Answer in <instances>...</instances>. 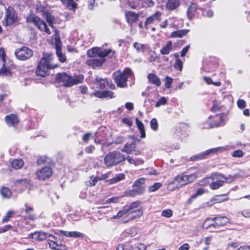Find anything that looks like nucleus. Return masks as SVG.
Instances as JSON below:
<instances>
[{"instance_id":"f257e3e1","label":"nucleus","mask_w":250,"mask_h":250,"mask_svg":"<svg viewBox=\"0 0 250 250\" xmlns=\"http://www.w3.org/2000/svg\"><path fill=\"white\" fill-rule=\"evenodd\" d=\"M115 52L112 49L102 50L99 47H94L87 51L89 59L86 61V64L92 67H100L105 61V57H112Z\"/></svg>"},{"instance_id":"f03ea898","label":"nucleus","mask_w":250,"mask_h":250,"mask_svg":"<svg viewBox=\"0 0 250 250\" xmlns=\"http://www.w3.org/2000/svg\"><path fill=\"white\" fill-rule=\"evenodd\" d=\"M113 79L117 85L121 88L127 87V81L128 79H133L134 76L132 70L129 68H125L124 71H117L112 75Z\"/></svg>"},{"instance_id":"7ed1b4c3","label":"nucleus","mask_w":250,"mask_h":250,"mask_svg":"<svg viewBox=\"0 0 250 250\" xmlns=\"http://www.w3.org/2000/svg\"><path fill=\"white\" fill-rule=\"evenodd\" d=\"M52 57L53 56L51 54H43V57L41 59L36 69V74L38 76L45 77L48 75L49 69L58 66L57 65H52L51 63Z\"/></svg>"},{"instance_id":"20e7f679","label":"nucleus","mask_w":250,"mask_h":250,"mask_svg":"<svg viewBox=\"0 0 250 250\" xmlns=\"http://www.w3.org/2000/svg\"><path fill=\"white\" fill-rule=\"evenodd\" d=\"M83 79L82 75L72 77L65 72L58 73L56 76V80L58 83H62L64 86L68 87L81 83Z\"/></svg>"},{"instance_id":"39448f33","label":"nucleus","mask_w":250,"mask_h":250,"mask_svg":"<svg viewBox=\"0 0 250 250\" xmlns=\"http://www.w3.org/2000/svg\"><path fill=\"white\" fill-rule=\"evenodd\" d=\"M126 159L125 156L120 151H114L107 153L104 157V163L107 167L117 166Z\"/></svg>"},{"instance_id":"423d86ee","label":"nucleus","mask_w":250,"mask_h":250,"mask_svg":"<svg viewBox=\"0 0 250 250\" xmlns=\"http://www.w3.org/2000/svg\"><path fill=\"white\" fill-rule=\"evenodd\" d=\"M49 9L48 5L44 2L37 1L35 4L36 12L37 13H40L42 16L45 18L49 25L53 28V24L55 21V18L50 14Z\"/></svg>"},{"instance_id":"0eeeda50","label":"nucleus","mask_w":250,"mask_h":250,"mask_svg":"<svg viewBox=\"0 0 250 250\" xmlns=\"http://www.w3.org/2000/svg\"><path fill=\"white\" fill-rule=\"evenodd\" d=\"M26 22L33 24L41 31H44L47 34H50L51 32L47 27L46 23L40 18L34 14H30L26 18Z\"/></svg>"},{"instance_id":"6e6552de","label":"nucleus","mask_w":250,"mask_h":250,"mask_svg":"<svg viewBox=\"0 0 250 250\" xmlns=\"http://www.w3.org/2000/svg\"><path fill=\"white\" fill-rule=\"evenodd\" d=\"M18 18L16 11L12 7L8 6L5 10L3 25L6 26L11 25L18 21Z\"/></svg>"},{"instance_id":"1a4fd4ad","label":"nucleus","mask_w":250,"mask_h":250,"mask_svg":"<svg viewBox=\"0 0 250 250\" xmlns=\"http://www.w3.org/2000/svg\"><path fill=\"white\" fill-rule=\"evenodd\" d=\"M141 204L139 201H136L132 203L129 206L125 207L123 210L119 211L116 215L113 216V219L120 218L131 214L136 210H140L138 207Z\"/></svg>"},{"instance_id":"9d476101","label":"nucleus","mask_w":250,"mask_h":250,"mask_svg":"<svg viewBox=\"0 0 250 250\" xmlns=\"http://www.w3.org/2000/svg\"><path fill=\"white\" fill-rule=\"evenodd\" d=\"M15 55L18 60L25 61L32 56L33 51L27 47L22 46L15 50Z\"/></svg>"},{"instance_id":"9b49d317","label":"nucleus","mask_w":250,"mask_h":250,"mask_svg":"<svg viewBox=\"0 0 250 250\" xmlns=\"http://www.w3.org/2000/svg\"><path fill=\"white\" fill-rule=\"evenodd\" d=\"M226 147H218L208 149L205 152L196 154L190 158L191 161H197L205 158L210 153H217L219 152H222L226 150Z\"/></svg>"},{"instance_id":"f8f14e48","label":"nucleus","mask_w":250,"mask_h":250,"mask_svg":"<svg viewBox=\"0 0 250 250\" xmlns=\"http://www.w3.org/2000/svg\"><path fill=\"white\" fill-rule=\"evenodd\" d=\"M212 182L210 185L212 189H217L222 186L225 183V176L221 174L214 173L210 176Z\"/></svg>"},{"instance_id":"ddd939ff","label":"nucleus","mask_w":250,"mask_h":250,"mask_svg":"<svg viewBox=\"0 0 250 250\" xmlns=\"http://www.w3.org/2000/svg\"><path fill=\"white\" fill-rule=\"evenodd\" d=\"M55 49H56V53L58 58L59 60L62 62H64L66 60V57L65 54L62 53V42H61L60 36L57 33V32L55 31Z\"/></svg>"},{"instance_id":"4468645a","label":"nucleus","mask_w":250,"mask_h":250,"mask_svg":"<svg viewBox=\"0 0 250 250\" xmlns=\"http://www.w3.org/2000/svg\"><path fill=\"white\" fill-rule=\"evenodd\" d=\"M53 171L49 167L45 166L36 171V175L38 179L45 180L49 178L52 175Z\"/></svg>"},{"instance_id":"2eb2a0df","label":"nucleus","mask_w":250,"mask_h":250,"mask_svg":"<svg viewBox=\"0 0 250 250\" xmlns=\"http://www.w3.org/2000/svg\"><path fill=\"white\" fill-rule=\"evenodd\" d=\"M187 179V178L186 175H178L174 178L173 182L169 183L168 188H170V186L172 185H174L175 187L174 188H181V187L187 184L186 181Z\"/></svg>"},{"instance_id":"dca6fc26","label":"nucleus","mask_w":250,"mask_h":250,"mask_svg":"<svg viewBox=\"0 0 250 250\" xmlns=\"http://www.w3.org/2000/svg\"><path fill=\"white\" fill-rule=\"evenodd\" d=\"M51 236V234H50L41 231H36L34 233H31L28 234V238H30L37 241H43Z\"/></svg>"},{"instance_id":"f3484780","label":"nucleus","mask_w":250,"mask_h":250,"mask_svg":"<svg viewBox=\"0 0 250 250\" xmlns=\"http://www.w3.org/2000/svg\"><path fill=\"white\" fill-rule=\"evenodd\" d=\"M143 209H140V210H136L135 211V212H134L131 214H128L125 216L122 217L123 222L124 223H127L129 221L140 218L143 215Z\"/></svg>"},{"instance_id":"a211bd4d","label":"nucleus","mask_w":250,"mask_h":250,"mask_svg":"<svg viewBox=\"0 0 250 250\" xmlns=\"http://www.w3.org/2000/svg\"><path fill=\"white\" fill-rule=\"evenodd\" d=\"M162 14L160 11H156L154 14L147 18L145 21V25L146 28L149 24H153L161 20Z\"/></svg>"},{"instance_id":"6ab92c4d","label":"nucleus","mask_w":250,"mask_h":250,"mask_svg":"<svg viewBox=\"0 0 250 250\" xmlns=\"http://www.w3.org/2000/svg\"><path fill=\"white\" fill-rule=\"evenodd\" d=\"M5 121L9 126L16 127L19 123V119L15 114H11L6 115L5 117Z\"/></svg>"},{"instance_id":"aec40b11","label":"nucleus","mask_w":250,"mask_h":250,"mask_svg":"<svg viewBox=\"0 0 250 250\" xmlns=\"http://www.w3.org/2000/svg\"><path fill=\"white\" fill-rule=\"evenodd\" d=\"M125 16L127 22L131 25L138 20L139 16L133 11H128L125 13Z\"/></svg>"},{"instance_id":"412c9836","label":"nucleus","mask_w":250,"mask_h":250,"mask_svg":"<svg viewBox=\"0 0 250 250\" xmlns=\"http://www.w3.org/2000/svg\"><path fill=\"white\" fill-rule=\"evenodd\" d=\"M15 184L17 187L21 186L23 188H28L29 189H30L32 186L30 181L27 179L17 180L15 182Z\"/></svg>"},{"instance_id":"4be33fe9","label":"nucleus","mask_w":250,"mask_h":250,"mask_svg":"<svg viewBox=\"0 0 250 250\" xmlns=\"http://www.w3.org/2000/svg\"><path fill=\"white\" fill-rule=\"evenodd\" d=\"M135 148L136 144L134 142H132L131 143H126L124 147L121 149V151L128 154H130L132 153L133 151H135Z\"/></svg>"},{"instance_id":"5701e85b","label":"nucleus","mask_w":250,"mask_h":250,"mask_svg":"<svg viewBox=\"0 0 250 250\" xmlns=\"http://www.w3.org/2000/svg\"><path fill=\"white\" fill-rule=\"evenodd\" d=\"M197 9V5L195 3H191L187 10V16L189 20H191L195 16Z\"/></svg>"},{"instance_id":"b1692460","label":"nucleus","mask_w":250,"mask_h":250,"mask_svg":"<svg viewBox=\"0 0 250 250\" xmlns=\"http://www.w3.org/2000/svg\"><path fill=\"white\" fill-rule=\"evenodd\" d=\"M133 47L136 49L138 53H144L149 49V46L147 44H144L140 42H135L133 43Z\"/></svg>"},{"instance_id":"393cba45","label":"nucleus","mask_w":250,"mask_h":250,"mask_svg":"<svg viewBox=\"0 0 250 250\" xmlns=\"http://www.w3.org/2000/svg\"><path fill=\"white\" fill-rule=\"evenodd\" d=\"M147 78L150 83L154 84L157 86H160L161 85V80L155 74L153 73H150L148 75Z\"/></svg>"},{"instance_id":"a878e982","label":"nucleus","mask_w":250,"mask_h":250,"mask_svg":"<svg viewBox=\"0 0 250 250\" xmlns=\"http://www.w3.org/2000/svg\"><path fill=\"white\" fill-rule=\"evenodd\" d=\"M212 220L216 221V224L220 226H225L229 222V219L226 216L215 217Z\"/></svg>"},{"instance_id":"bb28decb","label":"nucleus","mask_w":250,"mask_h":250,"mask_svg":"<svg viewBox=\"0 0 250 250\" xmlns=\"http://www.w3.org/2000/svg\"><path fill=\"white\" fill-rule=\"evenodd\" d=\"M173 49L172 43L171 41H168L160 50V53L162 55H168Z\"/></svg>"},{"instance_id":"cd10ccee","label":"nucleus","mask_w":250,"mask_h":250,"mask_svg":"<svg viewBox=\"0 0 250 250\" xmlns=\"http://www.w3.org/2000/svg\"><path fill=\"white\" fill-rule=\"evenodd\" d=\"M125 250H146V247L142 243H137L128 245L125 248Z\"/></svg>"},{"instance_id":"c85d7f7f","label":"nucleus","mask_w":250,"mask_h":250,"mask_svg":"<svg viewBox=\"0 0 250 250\" xmlns=\"http://www.w3.org/2000/svg\"><path fill=\"white\" fill-rule=\"evenodd\" d=\"M25 208L24 211L25 213L28 214V218L30 220H34L36 219V215L31 214L34 210L32 207L28 206L27 204L24 205Z\"/></svg>"},{"instance_id":"c756f323","label":"nucleus","mask_w":250,"mask_h":250,"mask_svg":"<svg viewBox=\"0 0 250 250\" xmlns=\"http://www.w3.org/2000/svg\"><path fill=\"white\" fill-rule=\"evenodd\" d=\"M179 2V0H168L166 3V8L168 10H173L178 7Z\"/></svg>"},{"instance_id":"7c9ffc66","label":"nucleus","mask_w":250,"mask_h":250,"mask_svg":"<svg viewBox=\"0 0 250 250\" xmlns=\"http://www.w3.org/2000/svg\"><path fill=\"white\" fill-rule=\"evenodd\" d=\"M189 31V30L188 29H183V30H177L176 31L172 32L170 36L172 38H182L183 36L187 35L188 32Z\"/></svg>"},{"instance_id":"2f4dec72","label":"nucleus","mask_w":250,"mask_h":250,"mask_svg":"<svg viewBox=\"0 0 250 250\" xmlns=\"http://www.w3.org/2000/svg\"><path fill=\"white\" fill-rule=\"evenodd\" d=\"M135 121L137 128L139 130L141 134V138H145L146 137V132L144 124L138 118L136 119Z\"/></svg>"},{"instance_id":"473e14b6","label":"nucleus","mask_w":250,"mask_h":250,"mask_svg":"<svg viewBox=\"0 0 250 250\" xmlns=\"http://www.w3.org/2000/svg\"><path fill=\"white\" fill-rule=\"evenodd\" d=\"M62 233L65 236L70 237L79 238V237H83V233L78 232V231H62Z\"/></svg>"},{"instance_id":"72a5a7b5","label":"nucleus","mask_w":250,"mask_h":250,"mask_svg":"<svg viewBox=\"0 0 250 250\" xmlns=\"http://www.w3.org/2000/svg\"><path fill=\"white\" fill-rule=\"evenodd\" d=\"M142 4V0H128V4L132 9L140 8Z\"/></svg>"},{"instance_id":"f704fd0d","label":"nucleus","mask_w":250,"mask_h":250,"mask_svg":"<svg viewBox=\"0 0 250 250\" xmlns=\"http://www.w3.org/2000/svg\"><path fill=\"white\" fill-rule=\"evenodd\" d=\"M24 162L21 159H15L11 163V167L15 169H19L22 167Z\"/></svg>"},{"instance_id":"c9c22d12","label":"nucleus","mask_w":250,"mask_h":250,"mask_svg":"<svg viewBox=\"0 0 250 250\" xmlns=\"http://www.w3.org/2000/svg\"><path fill=\"white\" fill-rule=\"evenodd\" d=\"M0 193L3 198H9L11 197L12 192L8 188L2 187L0 189Z\"/></svg>"},{"instance_id":"e433bc0d","label":"nucleus","mask_w":250,"mask_h":250,"mask_svg":"<svg viewBox=\"0 0 250 250\" xmlns=\"http://www.w3.org/2000/svg\"><path fill=\"white\" fill-rule=\"evenodd\" d=\"M126 159L128 161V162L130 164H133L135 166H138V165H142L144 163V161L140 158H137L136 159H133L131 157L128 156L126 158Z\"/></svg>"},{"instance_id":"4c0bfd02","label":"nucleus","mask_w":250,"mask_h":250,"mask_svg":"<svg viewBox=\"0 0 250 250\" xmlns=\"http://www.w3.org/2000/svg\"><path fill=\"white\" fill-rule=\"evenodd\" d=\"M96 83L99 88L101 89H104L105 88L107 84H108V82L107 79H103L101 78H97L96 79Z\"/></svg>"},{"instance_id":"58836bf2","label":"nucleus","mask_w":250,"mask_h":250,"mask_svg":"<svg viewBox=\"0 0 250 250\" xmlns=\"http://www.w3.org/2000/svg\"><path fill=\"white\" fill-rule=\"evenodd\" d=\"M216 117L218 118L219 119V121L218 123L215 122V123H210L209 124V125L208 127H204L211 128L213 127H218V126H220L223 125L224 124L223 123V120L222 116L219 115L218 116H216Z\"/></svg>"},{"instance_id":"ea45409f","label":"nucleus","mask_w":250,"mask_h":250,"mask_svg":"<svg viewBox=\"0 0 250 250\" xmlns=\"http://www.w3.org/2000/svg\"><path fill=\"white\" fill-rule=\"evenodd\" d=\"M50 237H52L53 240L48 239L47 240L49 248L51 249L56 250L57 247L58 246V243L55 241V240H56V238L55 237V236L52 235Z\"/></svg>"},{"instance_id":"a19ab883","label":"nucleus","mask_w":250,"mask_h":250,"mask_svg":"<svg viewBox=\"0 0 250 250\" xmlns=\"http://www.w3.org/2000/svg\"><path fill=\"white\" fill-rule=\"evenodd\" d=\"M125 178V175L123 173H120L118 175H117L115 177L113 178L110 179V184H114L116 183L117 182H118L122 180H123Z\"/></svg>"},{"instance_id":"79ce46f5","label":"nucleus","mask_w":250,"mask_h":250,"mask_svg":"<svg viewBox=\"0 0 250 250\" xmlns=\"http://www.w3.org/2000/svg\"><path fill=\"white\" fill-rule=\"evenodd\" d=\"M62 2L66 4L72 9H75L77 8V4L74 0H62Z\"/></svg>"},{"instance_id":"37998d69","label":"nucleus","mask_w":250,"mask_h":250,"mask_svg":"<svg viewBox=\"0 0 250 250\" xmlns=\"http://www.w3.org/2000/svg\"><path fill=\"white\" fill-rule=\"evenodd\" d=\"M50 160L49 158L45 156H42L38 158L37 161V164L38 165H41L45 164H48Z\"/></svg>"},{"instance_id":"c03bdc74","label":"nucleus","mask_w":250,"mask_h":250,"mask_svg":"<svg viewBox=\"0 0 250 250\" xmlns=\"http://www.w3.org/2000/svg\"><path fill=\"white\" fill-rule=\"evenodd\" d=\"M145 182V179L141 178L135 181L133 184V187L138 188L139 189H141V186L143 185Z\"/></svg>"},{"instance_id":"a18cd8bd","label":"nucleus","mask_w":250,"mask_h":250,"mask_svg":"<svg viewBox=\"0 0 250 250\" xmlns=\"http://www.w3.org/2000/svg\"><path fill=\"white\" fill-rule=\"evenodd\" d=\"M0 72L1 74L6 76H8L11 75L10 69L5 66L4 63L2 64V67L0 69Z\"/></svg>"},{"instance_id":"49530a36","label":"nucleus","mask_w":250,"mask_h":250,"mask_svg":"<svg viewBox=\"0 0 250 250\" xmlns=\"http://www.w3.org/2000/svg\"><path fill=\"white\" fill-rule=\"evenodd\" d=\"M174 67L178 70L180 71H181L183 69V62L181 60H175V62L174 64Z\"/></svg>"},{"instance_id":"de8ad7c7","label":"nucleus","mask_w":250,"mask_h":250,"mask_svg":"<svg viewBox=\"0 0 250 250\" xmlns=\"http://www.w3.org/2000/svg\"><path fill=\"white\" fill-rule=\"evenodd\" d=\"M162 186L161 183H155L153 185L151 186L149 188V191L154 192L159 189Z\"/></svg>"},{"instance_id":"09e8293b","label":"nucleus","mask_w":250,"mask_h":250,"mask_svg":"<svg viewBox=\"0 0 250 250\" xmlns=\"http://www.w3.org/2000/svg\"><path fill=\"white\" fill-rule=\"evenodd\" d=\"M173 82V79L167 76L165 78V86L167 88H169Z\"/></svg>"},{"instance_id":"8fccbe9b","label":"nucleus","mask_w":250,"mask_h":250,"mask_svg":"<svg viewBox=\"0 0 250 250\" xmlns=\"http://www.w3.org/2000/svg\"><path fill=\"white\" fill-rule=\"evenodd\" d=\"M150 124L151 128L152 130H153L154 131H156L157 130L158 124L157 121L155 118H153L152 119H151L150 121Z\"/></svg>"},{"instance_id":"3c124183","label":"nucleus","mask_w":250,"mask_h":250,"mask_svg":"<svg viewBox=\"0 0 250 250\" xmlns=\"http://www.w3.org/2000/svg\"><path fill=\"white\" fill-rule=\"evenodd\" d=\"M212 219H207L204 222L202 225L203 229H207L209 228H211V222L213 221Z\"/></svg>"},{"instance_id":"603ef678","label":"nucleus","mask_w":250,"mask_h":250,"mask_svg":"<svg viewBox=\"0 0 250 250\" xmlns=\"http://www.w3.org/2000/svg\"><path fill=\"white\" fill-rule=\"evenodd\" d=\"M167 99L165 97H161L160 99H159L158 101L156 103V104H155V106L157 107H158L160 106L161 105L166 104H167Z\"/></svg>"},{"instance_id":"864d4df0","label":"nucleus","mask_w":250,"mask_h":250,"mask_svg":"<svg viewBox=\"0 0 250 250\" xmlns=\"http://www.w3.org/2000/svg\"><path fill=\"white\" fill-rule=\"evenodd\" d=\"M162 216L167 218H169L172 215V211L170 209H165L162 212Z\"/></svg>"},{"instance_id":"5fc2aeb1","label":"nucleus","mask_w":250,"mask_h":250,"mask_svg":"<svg viewBox=\"0 0 250 250\" xmlns=\"http://www.w3.org/2000/svg\"><path fill=\"white\" fill-rule=\"evenodd\" d=\"M14 212L12 211H8L6 215L4 216L2 219V222L3 223L7 222L9 221V219L11 217L12 215L13 214Z\"/></svg>"},{"instance_id":"6e6d98bb","label":"nucleus","mask_w":250,"mask_h":250,"mask_svg":"<svg viewBox=\"0 0 250 250\" xmlns=\"http://www.w3.org/2000/svg\"><path fill=\"white\" fill-rule=\"evenodd\" d=\"M187 176V184L193 182L196 178V176L195 174H192L190 175H186Z\"/></svg>"},{"instance_id":"4d7b16f0","label":"nucleus","mask_w":250,"mask_h":250,"mask_svg":"<svg viewBox=\"0 0 250 250\" xmlns=\"http://www.w3.org/2000/svg\"><path fill=\"white\" fill-rule=\"evenodd\" d=\"M103 98H112L114 97V93L110 91H103Z\"/></svg>"},{"instance_id":"13d9d810","label":"nucleus","mask_w":250,"mask_h":250,"mask_svg":"<svg viewBox=\"0 0 250 250\" xmlns=\"http://www.w3.org/2000/svg\"><path fill=\"white\" fill-rule=\"evenodd\" d=\"M226 195H218L216 196L215 198H214V200L215 201L216 203H219L225 201H227L228 200V198L227 197H226L225 198H223V197L226 196Z\"/></svg>"},{"instance_id":"bf43d9fd","label":"nucleus","mask_w":250,"mask_h":250,"mask_svg":"<svg viewBox=\"0 0 250 250\" xmlns=\"http://www.w3.org/2000/svg\"><path fill=\"white\" fill-rule=\"evenodd\" d=\"M204 192V190L203 188H199L197 190L196 193L193 194L191 197V199H195L198 196L201 195L203 194Z\"/></svg>"},{"instance_id":"052dcab7","label":"nucleus","mask_w":250,"mask_h":250,"mask_svg":"<svg viewBox=\"0 0 250 250\" xmlns=\"http://www.w3.org/2000/svg\"><path fill=\"white\" fill-rule=\"evenodd\" d=\"M5 52L3 48H0V63L3 64L5 62Z\"/></svg>"},{"instance_id":"680f3d73","label":"nucleus","mask_w":250,"mask_h":250,"mask_svg":"<svg viewBox=\"0 0 250 250\" xmlns=\"http://www.w3.org/2000/svg\"><path fill=\"white\" fill-rule=\"evenodd\" d=\"M98 181L97 177H95L93 176H91L90 177L89 180V184L88 185L89 186H94L96 185Z\"/></svg>"},{"instance_id":"e2e57ef3","label":"nucleus","mask_w":250,"mask_h":250,"mask_svg":"<svg viewBox=\"0 0 250 250\" xmlns=\"http://www.w3.org/2000/svg\"><path fill=\"white\" fill-rule=\"evenodd\" d=\"M232 156L234 157H242L243 156V152L241 150H235L233 152Z\"/></svg>"},{"instance_id":"0e129e2a","label":"nucleus","mask_w":250,"mask_h":250,"mask_svg":"<svg viewBox=\"0 0 250 250\" xmlns=\"http://www.w3.org/2000/svg\"><path fill=\"white\" fill-rule=\"evenodd\" d=\"M119 199H120V197H112V198L107 199L106 201V204H110L111 203H116L119 202Z\"/></svg>"},{"instance_id":"69168bd1","label":"nucleus","mask_w":250,"mask_h":250,"mask_svg":"<svg viewBox=\"0 0 250 250\" xmlns=\"http://www.w3.org/2000/svg\"><path fill=\"white\" fill-rule=\"evenodd\" d=\"M237 104L239 108L241 109H243L246 106V102L244 100H238Z\"/></svg>"},{"instance_id":"338daca9","label":"nucleus","mask_w":250,"mask_h":250,"mask_svg":"<svg viewBox=\"0 0 250 250\" xmlns=\"http://www.w3.org/2000/svg\"><path fill=\"white\" fill-rule=\"evenodd\" d=\"M124 137L121 136H118L117 137L115 138L113 140V142L116 144H120L124 142Z\"/></svg>"},{"instance_id":"774afa93","label":"nucleus","mask_w":250,"mask_h":250,"mask_svg":"<svg viewBox=\"0 0 250 250\" xmlns=\"http://www.w3.org/2000/svg\"><path fill=\"white\" fill-rule=\"evenodd\" d=\"M190 48V45H188L184 47L181 52V57H184L187 54V53L188 51V50Z\"/></svg>"}]
</instances>
